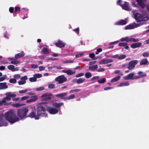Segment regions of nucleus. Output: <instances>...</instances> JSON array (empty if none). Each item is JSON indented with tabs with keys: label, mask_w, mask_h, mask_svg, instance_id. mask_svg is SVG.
Here are the masks:
<instances>
[{
	"label": "nucleus",
	"mask_w": 149,
	"mask_h": 149,
	"mask_svg": "<svg viewBox=\"0 0 149 149\" xmlns=\"http://www.w3.org/2000/svg\"><path fill=\"white\" fill-rule=\"evenodd\" d=\"M45 105L42 103H38L37 106V114L36 115L35 111L36 108L34 106H31L32 111L30 113L28 117L32 118H34L35 120H38L39 116L46 117L47 114L45 113L46 108H45Z\"/></svg>",
	"instance_id": "nucleus-1"
},
{
	"label": "nucleus",
	"mask_w": 149,
	"mask_h": 149,
	"mask_svg": "<svg viewBox=\"0 0 149 149\" xmlns=\"http://www.w3.org/2000/svg\"><path fill=\"white\" fill-rule=\"evenodd\" d=\"M136 2L132 3V6L138 7L144 13H146L147 11L149 12V7L147 6L146 0H135Z\"/></svg>",
	"instance_id": "nucleus-2"
},
{
	"label": "nucleus",
	"mask_w": 149,
	"mask_h": 149,
	"mask_svg": "<svg viewBox=\"0 0 149 149\" xmlns=\"http://www.w3.org/2000/svg\"><path fill=\"white\" fill-rule=\"evenodd\" d=\"M4 117L11 124L19 120L16 116L14 111L13 110L10 111L6 113Z\"/></svg>",
	"instance_id": "nucleus-3"
},
{
	"label": "nucleus",
	"mask_w": 149,
	"mask_h": 149,
	"mask_svg": "<svg viewBox=\"0 0 149 149\" xmlns=\"http://www.w3.org/2000/svg\"><path fill=\"white\" fill-rule=\"evenodd\" d=\"M6 97L3 98L2 100H0V106L2 105H8L7 102L10 101L11 98L15 97L16 95L14 93L11 92H7L5 93Z\"/></svg>",
	"instance_id": "nucleus-4"
},
{
	"label": "nucleus",
	"mask_w": 149,
	"mask_h": 149,
	"mask_svg": "<svg viewBox=\"0 0 149 149\" xmlns=\"http://www.w3.org/2000/svg\"><path fill=\"white\" fill-rule=\"evenodd\" d=\"M29 110L28 109L26 108H23L18 110L17 114L21 119H24L28 117L26 115V113Z\"/></svg>",
	"instance_id": "nucleus-5"
},
{
	"label": "nucleus",
	"mask_w": 149,
	"mask_h": 149,
	"mask_svg": "<svg viewBox=\"0 0 149 149\" xmlns=\"http://www.w3.org/2000/svg\"><path fill=\"white\" fill-rule=\"evenodd\" d=\"M148 15H141L139 13L134 14V17L137 22L147 21L148 19Z\"/></svg>",
	"instance_id": "nucleus-6"
},
{
	"label": "nucleus",
	"mask_w": 149,
	"mask_h": 149,
	"mask_svg": "<svg viewBox=\"0 0 149 149\" xmlns=\"http://www.w3.org/2000/svg\"><path fill=\"white\" fill-rule=\"evenodd\" d=\"M146 75L143 74L142 75L134 76V74L133 72L127 75L124 77V79L125 80L132 79L134 80L145 77Z\"/></svg>",
	"instance_id": "nucleus-7"
},
{
	"label": "nucleus",
	"mask_w": 149,
	"mask_h": 149,
	"mask_svg": "<svg viewBox=\"0 0 149 149\" xmlns=\"http://www.w3.org/2000/svg\"><path fill=\"white\" fill-rule=\"evenodd\" d=\"M45 105V108L46 107L48 111L50 114H54L58 112V110L55 108L52 107V106L50 105V106H49V104L46 105L45 103H44Z\"/></svg>",
	"instance_id": "nucleus-8"
},
{
	"label": "nucleus",
	"mask_w": 149,
	"mask_h": 149,
	"mask_svg": "<svg viewBox=\"0 0 149 149\" xmlns=\"http://www.w3.org/2000/svg\"><path fill=\"white\" fill-rule=\"evenodd\" d=\"M122 1L121 0H118L117 2V4L120 5L122 8L127 10H131V8L129 6V4L127 2H125L123 4H121L120 3Z\"/></svg>",
	"instance_id": "nucleus-9"
},
{
	"label": "nucleus",
	"mask_w": 149,
	"mask_h": 149,
	"mask_svg": "<svg viewBox=\"0 0 149 149\" xmlns=\"http://www.w3.org/2000/svg\"><path fill=\"white\" fill-rule=\"evenodd\" d=\"M120 40L121 41H126L127 42H136L139 41L138 39H136L134 38H130L128 37L122 38L120 39Z\"/></svg>",
	"instance_id": "nucleus-10"
},
{
	"label": "nucleus",
	"mask_w": 149,
	"mask_h": 149,
	"mask_svg": "<svg viewBox=\"0 0 149 149\" xmlns=\"http://www.w3.org/2000/svg\"><path fill=\"white\" fill-rule=\"evenodd\" d=\"M67 80V78L63 75H61L56 78L55 80L57 81L59 84L63 83L66 81Z\"/></svg>",
	"instance_id": "nucleus-11"
},
{
	"label": "nucleus",
	"mask_w": 149,
	"mask_h": 149,
	"mask_svg": "<svg viewBox=\"0 0 149 149\" xmlns=\"http://www.w3.org/2000/svg\"><path fill=\"white\" fill-rule=\"evenodd\" d=\"M138 61L137 60H133L130 61L128 63V69L129 70H131L134 68L135 65L137 63Z\"/></svg>",
	"instance_id": "nucleus-12"
},
{
	"label": "nucleus",
	"mask_w": 149,
	"mask_h": 149,
	"mask_svg": "<svg viewBox=\"0 0 149 149\" xmlns=\"http://www.w3.org/2000/svg\"><path fill=\"white\" fill-rule=\"evenodd\" d=\"M141 25L140 24L133 23L126 26L125 29H131L137 27Z\"/></svg>",
	"instance_id": "nucleus-13"
},
{
	"label": "nucleus",
	"mask_w": 149,
	"mask_h": 149,
	"mask_svg": "<svg viewBox=\"0 0 149 149\" xmlns=\"http://www.w3.org/2000/svg\"><path fill=\"white\" fill-rule=\"evenodd\" d=\"M52 94L51 93H46L42 95L41 97L43 100H47L51 99Z\"/></svg>",
	"instance_id": "nucleus-14"
},
{
	"label": "nucleus",
	"mask_w": 149,
	"mask_h": 149,
	"mask_svg": "<svg viewBox=\"0 0 149 149\" xmlns=\"http://www.w3.org/2000/svg\"><path fill=\"white\" fill-rule=\"evenodd\" d=\"M113 61V60L112 59H103L99 62V63L100 64H106Z\"/></svg>",
	"instance_id": "nucleus-15"
},
{
	"label": "nucleus",
	"mask_w": 149,
	"mask_h": 149,
	"mask_svg": "<svg viewBox=\"0 0 149 149\" xmlns=\"http://www.w3.org/2000/svg\"><path fill=\"white\" fill-rule=\"evenodd\" d=\"M27 79V76H25L21 77L20 78V81H18V84L19 85H22L26 83V80Z\"/></svg>",
	"instance_id": "nucleus-16"
},
{
	"label": "nucleus",
	"mask_w": 149,
	"mask_h": 149,
	"mask_svg": "<svg viewBox=\"0 0 149 149\" xmlns=\"http://www.w3.org/2000/svg\"><path fill=\"white\" fill-rule=\"evenodd\" d=\"M3 116L2 115H0V127L1 126H6L8 125L7 123L3 120L2 118Z\"/></svg>",
	"instance_id": "nucleus-17"
},
{
	"label": "nucleus",
	"mask_w": 149,
	"mask_h": 149,
	"mask_svg": "<svg viewBox=\"0 0 149 149\" xmlns=\"http://www.w3.org/2000/svg\"><path fill=\"white\" fill-rule=\"evenodd\" d=\"M61 71L62 72L67 74L68 75H72L75 73V71H72L70 69L68 70H63Z\"/></svg>",
	"instance_id": "nucleus-18"
},
{
	"label": "nucleus",
	"mask_w": 149,
	"mask_h": 149,
	"mask_svg": "<svg viewBox=\"0 0 149 149\" xmlns=\"http://www.w3.org/2000/svg\"><path fill=\"white\" fill-rule=\"evenodd\" d=\"M67 94V93H63L56 95V96L57 97L60 98L61 99L66 100V98L65 96Z\"/></svg>",
	"instance_id": "nucleus-19"
},
{
	"label": "nucleus",
	"mask_w": 149,
	"mask_h": 149,
	"mask_svg": "<svg viewBox=\"0 0 149 149\" xmlns=\"http://www.w3.org/2000/svg\"><path fill=\"white\" fill-rule=\"evenodd\" d=\"M55 44L57 47L60 48L63 47L65 45V44L60 40H58L57 42H56Z\"/></svg>",
	"instance_id": "nucleus-20"
},
{
	"label": "nucleus",
	"mask_w": 149,
	"mask_h": 149,
	"mask_svg": "<svg viewBox=\"0 0 149 149\" xmlns=\"http://www.w3.org/2000/svg\"><path fill=\"white\" fill-rule=\"evenodd\" d=\"M8 68L12 71L14 72L18 71L19 70L18 68H15L14 66L13 65H10L8 66Z\"/></svg>",
	"instance_id": "nucleus-21"
},
{
	"label": "nucleus",
	"mask_w": 149,
	"mask_h": 149,
	"mask_svg": "<svg viewBox=\"0 0 149 149\" xmlns=\"http://www.w3.org/2000/svg\"><path fill=\"white\" fill-rule=\"evenodd\" d=\"M142 44L141 42H137L133 43L131 45V47L133 49L139 47L141 46Z\"/></svg>",
	"instance_id": "nucleus-22"
},
{
	"label": "nucleus",
	"mask_w": 149,
	"mask_h": 149,
	"mask_svg": "<svg viewBox=\"0 0 149 149\" xmlns=\"http://www.w3.org/2000/svg\"><path fill=\"white\" fill-rule=\"evenodd\" d=\"M8 86L6 82L0 83V90L4 89L7 88Z\"/></svg>",
	"instance_id": "nucleus-23"
},
{
	"label": "nucleus",
	"mask_w": 149,
	"mask_h": 149,
	"mask_svg": "<svg viewBox=\"0 0 149 149\" xmlns=\"http://www.w3.org/2000/svg\"><path fill=\"white\" fill-rule=\"evenodd\" d=\"M25 55V54L23 51L21 52L20 53H18L15 56V58L16 59H18L19 58Z\"/></svg>",
	"instance_id": "nucleus-24"
},
{
	"label": "nucleus",
	"mask_w": 149,
	"mask_h": 149,
	"mask_svg": "<svg viewBox=\"0 0 149 149\" xmlns=\"http://www.w3.org/2000/svg\"><path fill=\"white\" fill-rule=\"evenodd\" d=\"M127 22L126 21V20H121L120 21L117 22L116 24V25H125L127 23Z\"/></svg>",
	"instance_id": "nucleus-25"
},
{
	"label": "nucleus",
	"mask_w": 149,
	"mask_h": 149,
	"mask_svg": "<svg viewBox=\"0 0 149 149\" xmlns=\"http://www.w3.org/2000/svg\"><path fill=\"white\" fill-rule=\"evenodd\" d=\"M30 98L32 102H35L38 99V96L36 95L31 96Z\"/></svg>",
	"instance_id": "nucleus-26"
},
{
	"label": "nucleus",
	"mask_w": 149,
	"mask_h": 149,
	"mask_svg": "<svg viewBox=\"0 0 149 149\" xmlns=\"http://www.w3.org/2000/svg\"><path fill=\"white\" fill-rule=\"evenodd\" d=\"M76 79L77 80V83L78 84H80L83 83L85 80V79L83 78H80L78 79Z\"/></svg>",
	"instance_id": "nucleus-27"
},
{
	"label": "nucleus",
	"mask_w": 149,
	"mask_h": 149,
	"mask_svg": "<svg viewBox=\"0 0 149 149\" xmlns=\"http://www.w3.org/2000/svg\"><path fill=\"white\" fill-rule=\"evenodd\" d=\"M97 65H95L90 66L89 68V69L92 71H94L96 70L97 68Z\"/></svg>",
	"instance_id": "nucleus-28"
},
{
	"label": "nucleus",
	"mask_w": 149,
	"mask_h": 149,
	"mask_svg": "<svg viewBox=\"0 0 149 149\" xmlns=\"http://www.w3.org/2000/svg\"><path fill=\"white\" fill-rule=\"evenodd\" d=\"M129 85V84L128 82H123L117 86V87H121L123 86H127Z\"/></svg>",
	"instance_id": "nucleus-29"
},
{
	"label": "nucleus",
	"mask_w": 149,
	"mask_h": 149,
	"mask_svg": "<svg viewBox=\"0 0 149 149\" xmlns=\"http://www.w3.org/2000/svg\"><path fill=\"white\" fill-rule=\"evenodd\" d=\"M25 105V104H21L20 103H17L13 104V106L15 107H19L24 106Z\"/></svg>",
	"instance_id": "nucleus-30"
},
{
	"label": "nucleus",
	"mask_w": 149,
	"mask_h": 149,
	"mask_svg": "<svg viewBox=\"0 0 149 149\" xmlns=\"http://www.w3.org/2000/svg\"><path fill=\"white\" fill-rule=\"evenodd\" d=\"M148 60L146 59H144L141 60L140 62V64L141 65H145L148 62Z\"/></svg>",
	"instance_id": "nucleus-31"
},
{
	"label": "nucleus",
	"mask_w": 149,
	"mask_h": 149,
	"mask_svg": "<svg viewBox=\"0 0 149 149\" xmlns=\"http://www.w3.org/2000/svg\"><path fill=\"white\" fill-rule=\"evenodd\" d=\"M120 78V77L119 76H118L116 77L113 78L112 79L111 81V82H114L116 81L119 80Z\"/></svg>",
	"instance_id": "nucleus-32"
},
{
	"label": "nucleus",
	"mask_w": 149,
	"mask_h": 149,
	"mask_svg": "<svg viewBox=\"0 0 149 149\" xmlns=\"http://www.w3.org/2000/svg\"><path fill=\"white\" fill-rule=\"evenodd\" d=\"M17 59H16L15 58L14 59L11 61L10 63L11 64L15 65L19 63L20 62L19 61L17 60Z\"/></svg>",
	"instance_id": "nucleus-33"
},
{
	"label": "nucleus",
	"mask_w": 149,
	"mask_h": 149,
	"mask_svg": "<svg viewBox=\"0 0 149 149\" xmlns=\"http://www.w3.org/2000/svg\"><path fill=\"white\" fill-rule=\"evenodd\" d=\"M86 53V52H81L80 54H76L75 55V57L76 58H78L79 57H80L81 56L84 55V54H85Z\"/></svg>",
	"instance_id": "nucleus-34"
},
{
	"label": "nucleus",
	"mask_w": 149,
	"mask_h": 149,
	"mask_svg": "<svg viewBox=\"0 0 149 149\" xmlns=\"http://www.w3.org/2000/svg\"><path fill=\"white\" fill-rule=\"evenodd\" d=\"M42 51L43 53L45 54H47L49 53L48 49L47 48H43L42 50Z\"/></svg>",
	"instance_id": "nucleus-35"
},
{
	"label": "nucleus",
	"mask_w": 149,
	"mask_h": 149,
	"mask_svg": "<svg viewBox=\"0 0 149 149\" xmlns=\"http://www.w3.org/2000/svg\"><path fill=\"white\" fill-rule=\"evenodd\" d=\"M44 89V88L43 86H41L38 88L34 89V90L36 91H41Z\"/></svg>",
	"instance_id": "nucleus-36"
},
{
	"label": "nucleus",
	"mask_w": 149,
	"mask_h": 149,
	"mask_svg": "<svg viewBox=\"0 0 149 149\" xmlns=\"http://www.w3.org/2000/svg\"><path fill=\"white\" fill-rule=\"evenodd\" d=\"M85 76L86 78L88 79L91 78L92 75L90 72H87L85 74Z\"/></svg>",
	"instance_id": "nucleus-37"
},
{
	"label": "nucleus",
	"mask_w": 149,
	"mask_h": 149,
	"mask_svg": "<svg viewBox=\"0 0 149 149\" xmlns=\"http://www.w3.org/2000/svg\"><path fill=\"white\" fill-rule=\"evenodd\" d=\"M29 90L28 89H25L20 90L18 91L19 94L25 93L27 92Z\"/></svg>",
	"instance_id": "nucleus-38"
},
{
	"label": "nucleus",
	"mask_w": 149,
	"mask_h": 149,
	"mask_svg": "<svg viewBox=\"0 0 149 149\" xmlns=\"http://www.w3.org/2000/svg\"><path fill=\"white\" fill-rule=\"evenodd\" d=\"M118 59L121 60L125 58L126 57V56L125 54L119 55Z\"/></svg>",
	"instance_id": "nucleus-39"
},
{
	"label": "nucleus",
	"mask_w": 149,
	"mask_h": 149,
	"mask_svg": "<svg viewBox=\"0 0 149 149\" xmlns=\"http://www.w3.org/2000/svg\"><path fill=\"white\" fill-rule=\"evenodd\" d=\"M75 97V95L74 94H72L70 96H69L68 97H66V100H70L72 99H73Z\"/></svg>",
	"instance_id": "nucleus-40"
},
{
	"label": "nucleus",
	"mask_w": 149,
	"mask_h": 149,
	"mask_svg": "<svg viewBox=\"0 0 149 149\" xmlns=\"http://www.w3.org/2000/svg\"><path fill=\"white\" fill-rule=\"evenodd\" d=\"M81 90L79 89L71 90L70 91V93H73L74 92H77L81 91Z\"/></svg>",
	"instance_id": "nucleus-41"
},
{
	"label": "nucleus",
	"mask_w": 149,
	"mask_h": 149,
	"mask_svg": "<svg viewBox=\"0 0 149 149\" xmlns=\"http://www.w3.org/2000/svg\"><path fill=\"white\" fill-rule=\"evenodd\" d=\"M106 81L105 78H103L101 80H99L98 81V82L99 83L103 84Z\"/></svg>",
	"instance_id": "nucleus-42"
},
{
	"label": "nucleus",
	"mask_w": 149,
	"mask_h": 149,
	"mask_svg": "<svg viewBox=\"0 0 149 149\" xmlns=\"http://www.w3.org/2000/svg\"><path fill=\"white\" fill-rule=\"evenodd\" d=\"M37 80V79L36 78L34 77H31L29 78V81L31 82H35Z\"/></svg>",
	"instance_id": "nucleus-43"
},
{
	"label": "nucleus",
	"mask_w": 149,
	"mask_h": 149,
	"mask_svg": "<svg viewBox=\"0 0 149 149\" xmlns=\"http://www.w3.org/2000/svg\"><path fill=\"white\" fill-rule=\"evenodd\" d=\"M7 76L6 75H3V77H0V81H3L5 79L7 78Z\"/></svg>",
	"instance_id": "nucleus-44"
},
{
	"label": "nucleus",
	"mask_w": 149,
	"mask_h": 149,
	"mask_svg": "<svg viewBox=\"0 0 149 149\" xmlns=\"http://www.w3.org/2000/svg\"><path fill=\"white\" fill-rule=\"evenodd\" d=\"M42 75L40 74H35L34 75V77H35L36 79L37 78H39L41 77Z\"/></svg>",
	"instance_id": "nucleus-45"
},
{
	"label": "nucleus",
	"mask_w": 149,
	"mask_h": 149,
	"mask_svg": "<svg viewBox=\"0 0 149 149\" xmlns=\"http://www.w3.org/2000/svg\"><path fill=\"white\" fill-rule=\"evenodd\" d=\"M84 75V73H81L77 74L75 76V77L77 78L79 77H80L83 76Z\"/></svg>",
	"instance_id": "nucleus-46"
},
{
	"label": "nucleus",
	"mask_w": 149,
	"mask_h": 149,
	"mask_svg": "<svg viewBox=\"0 0 149 149\" xmlns=\"http://www.w3.org/2000/svg\"><path fill=\"white\" fill-rule=\"evenodd\" d=\"M50 105L56 107H59V103H55L50 104Z\"/></svg>",
	"instance_id": "nucleus-47"
},
{
	"label": "nucleus",
	"mask_w": 149,
	"mask_h": 149,
	"mask_svg": "<svg viewBox=\"0 0 149 149\" xmlns=\"http://www.w3.org/2000/svg\"><path fill=\"white\" fill-rule=\"evenodd\" d=\"M29 98V97L28 96H24L21 98V100L23 101L27 100Z\"/></svg>",
	"instance_id": "nucleus-48"
},
{
	"label": "nucleus",
	"mask_w": 149,
	"mask_h": 149,
	"mask_svg": "<svg viewBox=\"0 0 149 149\" xmlns=\"http://www.w3.org/2000/svg\"><path fill=\"white\" fill-rule=\"evenodd\" d=\"M48 87L49 89H53L55 87V85L54 84H49L48 86Z\"/></svg>",
	"instance_id": "nucleus-49"
},
{
	"label": "nucleus",
	"mask_w": 149,
	"mask_h": 149,
	"mask_svg": "<svg viewBox=\"0 0 149 149\" xmlns=\"http://www.w3.org/2000/svg\"><path fill=\"white\" fill-rule=\"evenodd\" d=\"M9 82L10 83H15L16 82V80L14 79H10Z\"/></svg>",
	"instance_id": "nucleus-50"
},
{
	"label": "nucleus",
	"mask_w": 149,
	"mask_h": 149,
	"mask_svg": "<svg viewBox=\"0 0 149 149\" xmlns=\"http://www.w3.org/2000/svg\"><path fill=\"white\" fill-rule=\"evenodd\" d=\"M143 56L144 57H148L149 56V52H144L143 53Z\"/></svg>",
	"instance_id": "nucleus-51"
},
{
	"label": "nucleus",
	"mask_w": 149,
	"mask_h": 149,
	"mask_svg": "<svg viewBox=\"0 0 149 149\" xmlns=\"http://www.w3.org/2000/svg\"><path fill=\"white\" fill-rule=\"evenodd\" d=\"M127 45V44L126 42L120 43L119 44V46H125Z\"/></svg>",
	"instance_id": "nucleus-52"
},
{
	"label": "nucleus",
	"mask_w": 149,
	"mask_h": 149,
	"mask_svg": "<svg viewBox=\"0 0 149 149\" xmlns=\"http://www.w3.org/2000/svg\"><path fill=\"white\" fill-rule=\"evenodd\" d=\"M105 69L104 68H100L98 69L97 70L98 72H103L105 70Z\"/></svg>",
	"instance_id": "nucleus-53"
},
{
	"label": "nucleus",
	"mask_w": 149,
	"mask_h": 149,
	"mask_svg": "<svg viewBox=\"0 0 149 149\" xmlns=\"http://www.w3.org/2000/svg\"><path fill=\"white\" fill-rule=\"evenodd\" d=\"M95 56V55L93 53L90 54L89 55V57L92 58L93 59H95L94 58Z\"/></svg>",
	"instance_id": "nucleus-54"
},
{
	"label": "nucleus",
	"mask_w": 149,
	"mask_h": 149,
	"mask_svg": "<svg viewBox=\"0 0 149 149\" xmlns=\"http://www.w3.org/2000/svg\"><path fill=\"white\" fill-rule=\"evenodd\" d=\"M102 49L101 48L98 49L97 50V52H96L95 54H98L99 52H102Z\"/></svg>",
	"instance_id": "nucleus-55"
},
{
	"label": "nucleus",
	"mask_w": 149,
	"mask_h": 149,
	"mask_svg": "<svg viewBox=\"0 0 149 149\" xmlns=\"http://www.w3.org/2000/svg\"><path fill=\"white\" fill-rule=\"evenodd\" d=\"M38 67V65L36 64H32L31 65V68H36Z\"/></svg>",
	"instance_id": "nucleus-56"
},
{
	"label": "nucleus",
	"mask_w": 149,
	"mask_h": 149,
	"mask_svg": "<svg viewBox=\"0 0 149 149\" xmlns=\"http://www.w3.org/2000/svg\"><path fill=\"white\" fill-rule=\"evenodd\" d=\"M99 78V76H95L92 77L91 79V81H93L94 80H96Z\"/></svg>",
	"instance_id": "nucleus-57"
},
{
	"label": "nucleus",
	"mask_w": 149,
	"mask_h": 149,
	"mask_svg": "<svg viewBox=\"0 0 149 149\" xmlns=\"http://www.w3.org/2000/svg\"><path fill=\"white\" fill-rule=\"evenodd\" d=\"M14 77L15 79L19 78L20 77V75L19 74H15L14 75Z\"/></svg>",
	"instance_id": "nucleus-58"
},
{
	"label": "nucleus",
	"mask_w": 149,
	"mask_h": 149,
	"mask_svg": "<svg viewBox=\"0 0 149 149\" xmlns=\"http://www.w3.org/2000/svg\"><path fill=\"white\" fill-rule=\"evenodd\" d=\"M45 67L42 66H40L39 67V69L40 70L42 71L45 70Z\"/></svg>",
	"instance_id": "nucleus-59"
},
{
	"label": "nucleus",
	"mask_w": 149,
	"mask_h": 149,
	"mask_svg": "<svg viewBox=\"0 0 149 149\" xmlns=\"http://www.w3.org/2000/svg\"><path fill=\"white\" fill-rule=\"evenodd\" d=\"M119 55L116 54L114 55H113L111 56V57L112 58H115L118 59Z\"/></svg>",
	"instance_id": "nucleus-60"
},
{
	"label": "nucleus",
	"mask_w": 149,
	"mask_h": 149,
	"mask_svg": "<svg viewBox=\"0 0 149 149\" xmlns=\"http://www.w3.org/2000/svg\"><path fill=\"white\" fill-rule=\"evenodd\" d=\"M73 30L76 33H77L78 34L79 33V28H78L76 29H74Z\"/></svg>",
	"instance_id": "nucleus-61"
},
{
	"label": "nucleus",
	"mask_w": 149,
	"mask_h": 149,
	"mask_svg": "<svg viewBox=\"0 0 149 149\" xmlns=\"http://www.w3.org/2000/svg\"><path fill=\"white\" fill-rule=\"evenodd\" d=\"M143 74H145L146 75V74H145L144 73L140 71L138 72V74L139 75V76L140 75H142Z\"/></svg>",
	"instance_id": "nucleus-62"
},
{
	"label": "nucleus",
	"mask_w": 149,
	"mask_h": 149,
	"mask_svg": "<svg viewBox=\"0 0 149 149\" xmlns=\"http://www.w3.org/2000/svg\"><path fill=\"white\" fill-rule=\"evenodd\" d=\"M19 10V8L18 7H16L15 8V12H16Z\"/></svg>",
	"instance_id": "nucleus-63"
},
{
	"label": "nucleus",
	"mask_w": 149,
	"mask_h": 149,
	"mask_svg": "<svg viewBox=\"0 0 149 149\" xmlns=\"http://www.w3.org/2000/svg\"><path fill=\"white\" fill-rule=\"evenodd\" d=\"M9 10L10 13H12L13 11L14 8L13 7H10L9 8Z\"/></svg>",
	"instance_id": "nucleus-64"
}]
</instances>
